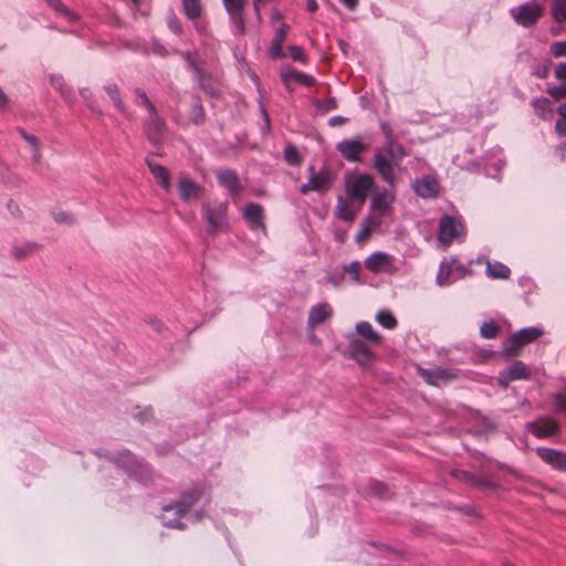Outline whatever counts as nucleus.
Listing matches in <instances>:
<instances>
[{
	"mask_svg": "<svg viewBox=\"0 0 566 566\" xmlns=\"http://www.w3.org/2000/svg\"><path fill=\"white\" fill-rule=\"evenodd\" d=\"M407 155L403 146L394 142V148L390 151L387 145H384L382 151H376L374 155V168L384 181L394 186L396 176L394 172V163H398Z\"/></svg>",
	"mask_w": 566,
	"mask_h": 566,
	"instance_id": "f257e3e1",
	"label": "nucleus"
},
{
	"mask_svg": "<svg viewBox=\"0 0 566 566\" xmlns=\"http://www.w3.org/2000/svg\"><path fill=\"white\" fill-rule=\"evenodd\" d=\"M201 494L199 488H192L186 491L175 505L165 506L164 511L166 513L175 510L176 517L170 518L166 514H163V524L170 528H185V524L180 522V518L199 501Z\"/></svg>",
	"mask_w": 566,
	"mask_h": 566,
	"instance_id": "f03ea898",
	"label": "nucleus"
},
{
	"mask_svg": "<svg viewBox=\"0 0 566 566\" xmlns=\"http://www.w3.org/2000/svg\"><path fill=\"white\" fill-rule=\"evenodd\" d=\"M227 213L228 202H220L214 206H202V217L207 222V233L209 235L214 237L220 232H227L229 230Z\"/></svg>",
	"mask_w": 566,
	"mask_h": 566,
	"instance_id": "7ed1b4c3",
	"label": "nucleus"
},
{
	"mask_svg": "<svg viewBox=\"0 0 566 566\" xmlns=\"http://www.w3.org/2000/svg\"><path fill=\"white\" fill-rule=\"evenodd\" d=\"M345 187L348 199L356 200L361 206L374 188V179L369 175H354L347 178Z\"/></svg>",
	"mask_w": 566,
	"mask_h": 566,
	"instance_id": "20e7f679",
	"label": "nucleus"
},
{
	"mask_svg": "<svg viewBox=\"0 0 566 566\" xmlns=\"http://www.w3.org/2000/svg\"><path fill=\"white\" fill-rule=\"evenodd\" d=\"M464 227L457 217L443 214L439 221L438 240L443 245H450L453 240L462 239Z\"/></svg>",
	"mask_w": 566,
	"mask_h": 566,
	"instance_id": "39448f33",
	"label": "nucleus"
},
{
	"mask_svg": "<svg viewBox=\"0 0 566 566\" xmlns=\"http://www.w3.org/2000/svg\"><path fill=\"white\" fill-rule=\"evenodd\" d=\"M310 178L306 184L301 186L300 191L303 195L308 193L310 191H316L324 193L329 190L332 187L334 176L333 172L328 168H321L318 171H315L314 166L308 167Z\"/></svg>",
	"mask_w": 566,
	"mask_h": 566,
	"instance_id": "423d86ee",
	"label": "nucleus"
},
{
	"mask_svg": "<svg viewBox=\"0 0 566 566\" xmlns=\"http://www.w3.org/2000/svg\"><path fill=\"white\" fill-rule=\"evenodd\" d=\"M543 334V331L537 327H525L513 334L503 348L505 357H513L517 354L518 349L537 339Z\"/></svg>",
	"mask_w": 566,
	"mask_h": 566,
	"instance_id": "0eeeda50",
	"label": "nucleus"
},
{
	"mask_svg": "<svg viewBox=\"0 0 566 566\" xmlns=\"http://www.w3.org/2000/svg\"><path fill=\"white\" fill-rule=\"evenodd\" d=\"M118 468L124 469L130 476L139 481H144L147 475V469L139 463L136 458L127 450L118 454H111L107 457Z\"/></svg>",
	"mask_w": 566,
	"mask_h": 566,
	"instance_id": "6e6552de",
	"label": "nucleus"
},
{
	"mask_svg": "<svg viewBox=\"0 0 566 566\" xmlns=\"http://www.w3.org/2000/svg\"><path fill=\"white\" fill-rule=\"evenodd\" d=\"M144 129L148 140L153 145L158 146L165 142L167 128L157 111L155 114H149V118L144 124Z\"/></svg>",
	"mask_w": 566,
	"mask_h": 566,
	"instance_id": "1a4fd4ad",
	"label": "nucleus"
},
{
	"mask_svg": "<svg viewBox=\"0 0 566 566\" xmlns=\"http://www.w3.org/2000/svg\"><path fill=\"white\" fill-rule=\"evenodd\" d=\"M530 376L531 371L523 361L516 360L505 370L499 373L497 382L501 387L506 388L510 382L528 379Z\"/></svg>",
	"mask_w": 566,
	"mask_h": 566,
	"instance_id": "9d476101",
	"label": "nucleus"
},
{
	"mask_svg": "<svg viewBox=\"0 0 566 566\" xmlns=\"http://www.w3.org/2000/svg\"><path fill=\"white\" fill-rule=\"evenodd\" d=\"M223 7L229 15L231 23L235 28L238 34H243L244 25V8L245 0H222Z\"/></svg>",
	"mask_w": 566,
	"mask_h": 566,
	"instance_id": "9b49d317",
	"label": "nucleus"
},
{
	"mask_svg": "<svg viewBox=\"0 0 566 566\" xmlns=\"http://www.w3.org/2000/svg\"><path fill=\"white\" fill-rule=\"evenodd\" d=\"M542 9L536 3H526L511 10L514 20L524 27L533 25L539 18Z\"/></svg>",
	"mask_w": 566,
	"mask_h": 566,
	"instance_id": "f8f14e48",
	"label": "nucleus"
},
{
	"mask_svg": "<svg viewBox=\"0 0 566 566\" xmlns=\"http://www.w3.org/2000/svg\"><path fill=\"white\" fill-rule=\"evenodd\" d=\"M347 353L350 358L355 359L361 366L368 365L374 358V353L368 345L358 338L350 339Z\"/></svg>",
	"mask_w": 566,
	"mask_h": 566,
	"instance_id": "ddd939ff",
	"label": "nucleus"
},
{
	"mask_svg": "<svg viewBox=\"0 0 566 566\" xmlns=\"http://www.w3.org/2000/svg\"><path fill=\"white\" fill-rule=\"evenodd\" d=\"M367 146L360 139H344L337 144L336 149L348 161L357 163L359 155L366 150Z\"/></svg>",
	"mask_w": 566,
	"mask_h": 566,
	"instance_id": "4468645a",
	"label": "nucleus"
},
{
	"mask_svg": "<svg viewBox=\"0 0 566 566\" xmlns=\"http://www.w3.org/2000/svg\"><path fill=\"white\" fill-rule=\"evenodd\" d=\"M365 266L374 273H389L394 271L392 258L385 252H375L370 254L365 261Z\"/></svg>",
	"mask_w": 566,
	"mask_h": 566,
	"instance_id": "2eb2a0df",
	"label": "nucleus"
},
{
	"mask_svg": "<svg viewBox=\"0 0 566 566\" xmlns=\"http://www.w3.org/2000/svg\"><path fill=\"white\" fill-rule=\"evenodd\" d=\"M395 201V195L387 189H376L371 197V207L381 216L389 213L391 205Z\"/></svg>",
	"mask_w": 566,
	"mask_h": 566,
	"instance_id": "dca6fc26",
	"label": "nucleus"
},
{
	"mask_svg": "<svg viewBox=\"0 0 566 566\" xmlns=\"http://www.w3.org/2000/svg\"><path fill=\"white\" fill-rule=\"evenodd\" d=\"M332 315L333 307L328 303H319L310 310L307 325L313 331L315 326L323 324Z\"/></svg>",
	"mask_w": 566,
	"mask_h": 566,
	"instance_id": "f3484780",
	"label": "nucleus"
},
{
	"mask_svg": "<svg viewBox=\"0 0 566 566\" xmlns=\"http://www.w3.org/2000/svg\"><path fill=\"white\" fill-rule=\"evenodd\" d=\"M536 453L543 461L554 468L566 470V453L545 447L537 448Z\"/></svg>",
	"mask_w": 566,
	"mask_h": 566,
	"instance_id": "a211bd4d",
	"label": "nucleus"
},
{
	"mask_svg": "<svg viewBox=\"0 0 566 566\" xmlns=\"http://www.w3.org/2000/svg\"><path fill=\"white\" fill-rule=\"evenodd\" d=\"M218 182L227 188L231 195H237L241 191L242 186L237 172L232 169H220L216 174Z\"/></svg>",
	"mask_w": 566,
	"mask_h": 566,
	"instance_id": "6ab92c4d",
	"label": "nucleus"
},
{
	"mask_svg": "<svg viewBox=\"0 0 566 566\" xmlns=\"http://www.w3.org/2000/svg\"><path fill=\"white\" fill-rule=\"evenodd\" d=\"M530 431L537 438H548L557 433L558 423L549 418L539 419L537 422L530 423Z\"/></svg>",
	"mask_w": 566,
	"mask_h": 566,
	"instance_id": "aec40b11",
	"label": "nucleus"
},
{
	"mask_svg": "<svg viewBox=\"0 0 566 566\" xmlns=\"http://www.w3.org/2000/svg\"><path fill=\"white\" fill-rule=\"evenodd\" d=\"M281 77L289 90H291V85L293 83H297L304 86H312L315 83V80L311 75L293 69L283 70L281 72Z\"/></svg>",
	"mask_w": 566,
	"mask_h": 566,
	"instance_id": "412c9836",
	"label": "nucleus"
},
{
	"mask_svg": "<svg viewBox=\"0 0 566 566\" xmlns=\"http://www.w3.org/2000/svg\"><path fill=\"white\" fill-rule=\"evenodd\" d=\"M243 217L252 229H264L263 208L259 203L250 202L243 210Z\"/></svg>",
	"mask_w": 566,
	"mask_h": 566,
	"instance_id": "4be33fe9",
	"label": "nucleus"
},
{
	"mask_svg": "<svg viewBox=\"0 0 566 566\" xmlns=\"http://www.w3.org/2000/svg\"><path fill=\"white\" fill-rule=\"evenodd\" d=\"M421 376L428 382L432 386H441L443 384H447L449 380L454 378V375L450 373L447 369H423L421 370Z\"/></svg>",
	"mask_w": 566,
	"mask_h": 566,
	"instance_id": "5701e85b",
	"label": "nucleus"
},
{
	"mask_svg": "<svg viewBox=\"0 0 566 566\" xmlns=\"http://www.w3.org/2000/svg\"><path fill=\"white\" fill-rule=\"evenodd\" d=\"M451 475L463 482V483H467V484H470V485H473L475 488H479V489H492L493 488V483L485 480V479H482V478H479V476H475L474 474L468 472V471H463V470H452L451 471Z\"/></svg>",
	"mask_w": 566,
	"mask_h": 566,
	"instance_id": "b1692460",
	"label": "nucleus"
},
{
	"mask_svg": "<svg viewBox=\"0 0 566 566\" xmlns=\"http://www.w3.org/2000/svg\"><path fill=\"white\" fill-rule=\"evenodd\" d=\"M359 208H360L359 205L357 208H353L350 206L348 199H345L344 197H338L334 213H335L336 218H338L343 221L350 222L355 219Z\"/></svg>",
	"mask_w": 566,
	"mask_h": 566,
	"instance_id": "393cba45",
	"label": "nucleus"
},
{
	"mask_svg": "<svg viewBox=\"0 0 566 566\" xmlns=\"http://www.w3.org/2000/svg\"><path fill=\"white\" fill-rule=\"evenodd\" d=\"M146 165L148 166L151 175L157 180V182L164 188L166 191L170 189V175L169 171L161 165L156 164L148 158H146Z\"/></svg>",
	"mask_w": 566,
	"mask_h": 566,
	"instance_id": "a878e982",
	"label": "nucleus"
},
{
	"mask_svg": "<svg viewBox=\"0 0 566 566\" xmlns=\"http://www.w3.org/2000/svg\"><path fill=\"white\" fill-rule=\"evenodd\" d=\"M355 328L357 334L370 345H379L382 340L381 335L368 322H358Z\"/></svg>",
	"mask_w": 566,
	"mask_h": 566,
	"instance_id": "bb28decb",
	"label": "nucleus"
},
{
	"mask_svg": "<svg viewBox=\"0 0 566 566\" xmlns=\"http://www.w3.org/2000/svg\"><path fill=\"white\" fill-rule=\"evenodd\" d=\"M178 191L181 200L189 201L200 195L201 188L195 181L182 178L178 184Z\"/></svg>",
	"mask_w": 566,
	"mask_h": 566,
	"instance_id": "cd10ccee",
	"label": "nucleus"
},
{
	"mask_svg": "<svg viewBox=\"0 0 566 566\" xmlns=\"http://www.w3.org/2000/svg\"><path fill=\"white\" fill-rule=\"evenodd\" d=\"M199 87L210 97H218L220 94L217 81L205 71L196 76Z\"/></svg>",
	"mask_w": 566,
	"mask_h": 566,
	"instance_id": "c85d7f7f",
	"label": "nucleus"
},
{
	"mask_svg": "<svg viewBox=\"0 0 566 566\" xmlns=\"http://www.w3.org/2000/svg\"><path fill=\"white\" fill-rule=\"evenodd\" d=\"M485 273L491 279L506 280L511 275V270L505 264L489 260L485 261Z\"/></svg>",
	"mask_w": 566,
	"mask_h": 566,
	"instance_id": "c756f323",
	"label": "nucleus"
},
{
	"mask_svg": "<svg viewBox=\"0 0 566 566\" xmlns=\"http://www.w3.org/2000/svg\"><path fill=\"white\" fill-rule=\"evenodd\" d=\"M415 190L422 198H431L438 193V184L433 179L424 177L416 182Z\"/></svg>",
	"mask_w": 566,
	"mask_h": 566,
	"instance_id": "7c9ffc66",
	"label": "nucleus"
},
{
	"mask_svg": "<svg viewBox=\"0 0 566 566\" xmlns=\"http://www.w3.org/2000/svg\"><path fill=\"white\" fill-rule=\"evenodd\" d=\"M453 265L454 261H443L440 264L439 271L437 273L436 282L439 286H446L450 283L454 282V274H453Z\"/></svg>",
	"mask_w": 566,
	"mask_h": 566,
	"instance_id": "2f4dec72",
	"label": "nucleus"
},
{
	"mask_svg": "<svg viewBox=\"0 0 566 566\" xmlns=\"http://www.w3.org/2000/svg\"><path fill=\"white\" fill-rule=\"evenodd\" d=\"M51 85L56 88L62 98L67 102L72 103L74 99L72 90L65 84L63 77L61 75H51L50 76Z\"/></svg>",
	"mask_w": 566,
	"mask_h": 566,
	"instance_id": "473e14b6",
	"label": "nucleus"
},
{
	"mask_svg": "<svg viewBox=\"0 0 566 566\" xmlns=\"http://www.w3.org/2000/svg\"><path fill=\"white\" fill-rule=\"evenodd\" d=\"M379 226H380L379 219H376L373 217L366 218L361 224L359 232L356 234V241L357 242L365 241L369 237V234L375 229H377Z\"/></svg>",
	"mask_w": 566,
	"mask_h": 566,
	"instance_id": "72a5a7b5",
	"label": "nucleus"
},
{
	"mask_svg": "<svg viewBox=\"0 0 566 566\" xmlns=\"http://www.w3.org/2000/svg\"><path fill=\"white\" fill-rule=\"evenodd\" d=\"M184 12L189 20H196L202 12L200 0H181Z\"/></svg>",
	"mask_w": 566,
	"mask_h": 566,
	"instance_id": "f704fd0d",
	"label": "nucleus"
},
{
	"mask_svg": "<svg viewBox=\"0 0 566 566\" xmlns=\"http://www.w3.org/2000/svg\"><path fill=\"white\" fill-rule=\"evenodd\" d=\"M104 90L107 93V95L109 96V98L112 99L114 106L120 113H125L126 112V106H125L124 102L120 98L118 86L116 84H108V85L104 86Z\"/></svg>",
	"mask_w": 566,
	"mask_h": 566,
	"instance_id": "c9c22d12",
	"label": "nucleus"
},
{
	"mask_svg": "<svg viewBox=\"0 0 566 566\" xmlns=\"http://www.w3.org/2000/svg\"><path fill=\"white\" fill-rule=\"evenodd\" d=\"M38 249V244L34 242H28L22 245L13 247L11 254L15 260H23L30 254L34 253Z\"/></svg>",
	"mask_w": 566,
	"mask_h": 566,
	"instance_id": "e433bc0d",
	"label": "nucleus"
},
{
	"mask_svg": "<svg viewBox=\"0 0 566 566\" xmlns=\"http://www.w3.org/2000/svg\"><path fill=\"white\" fill-rule=\"evenodd\" d=\"M376 321L388 329H394L397 326V319L388 310H381L376 314Z\"/></svg>",
	"mask_w": 566,
	"mask_h": 566,
	"instance_id": "4c0bfd02",
	"label": "nucleus"
},
{
	"mask_svg": "<svg viewBox=\"0 0 566 566\" xmlns=\"http://www.w3.org/2000/svg\"><path fill=\"white\" fill-rule=\"evenodd\" d=\"M369 491H370L371 495L379 497V499H384L389 495L388 486L386 484H384L381 482H377V481H374L370 483Z\"/></svg>",
	"mask_w": 566,
	"mask_h": 566,
	"instance_id": "58836bf2",
	"label": "nucleus"
},
{
	"mask_svg": "<svg viewBox=\"0 0 566 566\" xmlns=\"http://www.w3.org/2000/svg\"><path fill=\"white\" fill-rule=\"evenodd\" d=\"M499 327L494 322H484L480 327V334L483 338L491 339L496 336Z\"/></svg>",
	"mask_w": 566,
	"mask_h": 566,
	"instance_id": "ea45409f",
	"label": "nucleus"
},
{
	"mask_svg": "<svg viewBox=\"0 0 566 566\" xmlns=\"http://www.w3.org/2000/svg\"><path fill=\"white\" fill-rule=\"evenodd\" d=\"M380 130L385 136V145L391 151L394 148V142L396 140L391 126L387 122L380 123Z\"/></svg>",
	"mask_w": 566,
	"mask_h": 566,
	"instance_id": "a19ab883",
	"label": "nucleus"
},
{
	"mask_svg": "<svg viewBox=\"0 0 566 566\" xmlns=\"http://www.w3.org/2000/svg\"><path fill=\"white\" fill-rule=\"evenodd\" d=\"M553 15L558 22L566 20V0L554 1Z\"/></svg>",
	"mask_w": 566,
	"mask_h": 566,
	"instance_id": "79ce46f5",
	"label": "nucleus"
},
{
	"mask_svg": "<svg viewBox=\"0 0 566 566\" xmlns=\"http://www.w3.org/2000/svg\"><path fill=\"white\" fill-rule=\"evenodd\" d=\"M182 56L185 57L188 67L195 72L196 76L203 72V70L198 64L197 53L186 52L182 54Z\"/></svg>",
	"mask_w": 566,
	"mask_h": 566,
	"instance_id": "37998d69",
	"label": "nucleus"
},
{
	"mask_svg": "<svg viewBox=\"0 0 566 566\" xmlns=\"http://www.w3.org/2000/svg\"><path fill=\"white\" fill-rule=\"evenodd\" d=\"M29 146L32 149V160L34 164H39L41 160V150H40V140L36 136L31 135V137L27 140Z\"/></svg>",
	"mask_w": 566,
	"mask_h": 566,
	"instance_id": "c03bdc74",
	"label": "nucleus"
},
{
	"mask_svg": "<svg viewBox=\"0 0 566 566\" xmlns=\"http://www.w3.org/2000/svg\"><path fill=\"white\" fill-rule=\"evenodd\" d=\"M80 94L81 96L85 99L88 108L96 113V114H102V111L99 109V107L96 105L95 101L93 99V95H92V92L88 90V88H82L80 91Z\"/></svg>",
	"mask_w": 566,
	"mask_h": 566,
	"instance_id": "a18cd8bd",
	"label": "nucleus"
},
{
	"mask_svg": "<svg viewBox=\"0 0 566 566\" xmlns=\"http://www.w3.org/2000/svg\"><path fill=\"white\" fill-rule=\"evenodd\" d=\"M53 219L59 224H73L74 216L66 211H57L53 213Z\"/></svg>",
	"mask_w": 566,
	"mask_h": 566,
	"instance_id": "49530a36",
	"label": "nucleus"
},
{
	"mask_svg": "<svg viewBox=\"0 0 566 566\" xmlns=\"http://www.w3.org/2000/svg\"><path fill=\"white\" fill-rule=\"evenodd\" d=\"M192 123L196 125H201L205 122V111L200 103H195L192 105Z\"/></svg>",
	"mask_w": 566,
	"mask_h": 566,
	"instance_id": "de8ad7c7",
	"label": "nucleus"
},
{
	"mask_svg": "<svg viewBox=\"0 0 566 566\" xmlns=\"http://www.w3.org/2000/svg\"><path fill=\"white\" fill-rule=\"evenodd\" d=\"M287 50H289L290 55H291L293 61H297V62H302V63L306 62V60H307L306 55L304 53V50L301 46L290 45L287 48Z\"/></svg>",
	"mask_w": 566,
	"mask_h": 566,
	"instance_id": "09e8293b",
	"label": "nucleus"
},
{
	"mask_svg": "<svg viewBox=\"0 0 566 566\" xmlns=\"http://www.w3.org/2000/svg\"><path fill=\"white\" fill-rule=\"evenodd\" d=\"M316 107L323 112H329L337 108V101L334 97L316 101Z\"/></svg>",
	"mask_w": 566,
	"mask_h": 566,
	"instance_id": "8fccbe9b",
	"label": "nucleus"
},
{
	"mask_svg": "<svg viewBox=\"0 0 566 566\" xmlns=\"http://www.w3.org/2000/svg\"><path fill=\"white\" fill-rule=\"evenodd\" d=\"M284 158L290 165H296L300 163V156L295 147L287 146L284 149Z\"/></svg>",
	"mask_w": 566,
	"mask_h": 566,
	"instance_id": "3c124183",
	"label": "nucleus"
},
{
	"mask_svg": "<svg viewBox=\"0 0 566 566\" xmlns=\"http://www.w3.org/2000/svg\"><path fill=\"white\" fill-rule=\"evenodd\" d=\"M135 93L140 98V103L143 104V106L146 107L148 113L149 114H155L156 108H155L154 104L149 101V98L146 95V93L144 91H142L140 88H136Z\"/></svg>",
	"mask_w": 566,
	"mask_h": 566,
	"instance_id": "603ef678",
	"label": "nucleus"
},
{
	"mask_svg": "<svg viewBox=\"0 0 566 566\" xmlns=\"http://www.w3.org/2000/svg\"><path fill=\"white\" fill-rule=\"evenodd\" d=\"M45 1L54 10H56L59 12H62L65 15H67L70 20H74L76 18V15L71 13L60 0H45Z\"/></svg>",
	"mask_w": 566,
	"mask_h": 566,
	"instance_id": "864d4df0",
	"label": "nucleus"
},
{
	"mask_svg": "<svg viewBox=\"0 0 566 566\" xmlns=\"http://www.w3.org/2000/svg\"><path fill=\"white\" fill-rule=\"evenodd\" d=\"M532 105L534 106V108L536 109V112H537L542 117H545V112H546V111H549V112H551V108H549V102H548V99H546V98L534 99V101L532 102Z\"/></svg>",
	"mask_w": 566,
	"mask_h": 566,
	"instance_id": "5fc2aeb1",
	"label": "nucleus"
},
{
	"mask_svg": "<svg viewBox=\"0 0 566 566\" xmlns=\"http://www.w3.org/2000/svg\"><path fill=\"white\" fill-rule=\"evenodd\" d=\"M551 53L555 57L566 56V41L554 42L551 45Z\"/></svg>",
	"mask_w": 566,
	"mask_h": 566,
	"instance_id": "6e6d98bb",
	"label": "nucleus"
},
{
	"mask_svg": "<svg viewBox=\"0 0 566 566\" xmlns=\"http://www.w3.org/2000/svg\"><path fill=\"white\" fill-rule=\"evenodd\" d=\"M555 410L557 412L564 413L566 416V395L564 394H555Z\"/></svg>",
	"mask_w": 566,
	"mask_h": 566,
	"instance_id": "4d7b16f0",
	"label": "nucleus"
},
{
	"mask_svg": "<svg viewBox=\"0 0 566 566\" xmlns=\"http://www.w3.org/2000/svg\"><path fill=\"white\" fill-rule=\"evenodd\" d=\"M547 92L554 98L566 97V83H562L558 86L548 87Z\"/></svg>",
	"mask_w": 566,
	"mask_h": 566,
	"instance_id": "13d9d810",
	"label": "nucleus"
},
{
	"mask_svg": "<svg viewBox=\"0 0 566 566\" xmlns=\"http://www.w3.org/2000/svg\"><path fill=\"white\" fill-rule=\"evenodd\" d=\"M344 271L350 275L354 281H359V263L352 262L344 266Z\"/></svg>",
	"mask_w": 566,
	"mask_h": 566,
	"instance_id": "bf43d9fd",
	"label": "nucleus"
},
{
	"mask_svg": "<svg viewBox=\"0 0 566 566\" xmlns=\"http://www.w3.org/2000/svg\"><path fill=\"white\" fill-rule=\"evenodd\" d=\"M450 261H454L453 265V276L455 280L465 276L470 271L462 264L458 263L455 259H451Z\"/></svg>",
	"mask_w": 566,
	"mask_h": 566,
	"instance_id": "052dcab7",
	"label": "nucleus"
},
{
	"mask_svg": "<svg viewBox=\"0 0 566 566\" xmlns=\"http://www.w3.org/2000/svg\"><path fill=\"white\" fill-rule=\"evenodd\" d=\"M289 30V24L282 23L280 28L276 30L273 41L283 43L285 41Z\"/></svg>",
	"mask_w": 566,
	"mask_h": 566,
	"instance_id": "680f3d73",
	"label": "nucleus"
},
{
	"mask_svg": "<svg viewBox=\"0 0 566 566\" xmlns=\"http://www.w3.org/2000/svg\"><path fill=\"white\" fill-rule=\"evenodd\" d=\"M282 46H283V43L273 41L272 45L270 48V55H271V57H273V59L283 57L284 54H283Z\"/></svg>",
	"mask_w": 566,
	"mask_h": 566,
	"instance_id": "e2e57ef3",
	"label": "nucleus"
},
{
	"mask_svg": "<svg viewBox=\"0 0 566 566\" xmlns=\"http://www.w3.org/2000/svg\"><path fill=\"white\" fill-rule=\"evenodd\" d=\"M548 65L547 64H537L533 67V74L538 78H545L548 75Z\"/></svg>",
	"mask_w": 566,
	"mask_h": 566,
	"instance_id": "0e129e2a",
	"label": "nucleus"
},
{
	"mask_svg": "<svg viewBox=\"0 0 566 566\" xmlns=\"http://www.w3.org/2000/svg\"><path fill=\"white\" fill-rule=\"evenodd\" d=\"M555 76L563 83H566V63H559L556 65Z\"/></svg>",
	"mask_w": 566,
	"mask_h": 566,
	"instance_id": "69168bd1",
	"label": "nucleus"
},
{
	"mask_svg": "<svg viewBox=\"0 0 566 566\" xmlns=\"http://www.w3.org/2000/svg\"><path fill=\"white\" fill-rule=\"evenodd\" d=\"M134 417L139 419L140 422H145L146 420H148L151 417V409L145 408L144 410L135 413Z\"/></svg>",
	"mask_w": 566,
	"mask_h": 566,
	"instance_id": "338daca9",
	"label": "nucleus"
},
{
	"mask_svg": "<svg viewBox=\"0 0 566 566\" xmlns=\"http://www.w3.org/2000/svg\"><path fill=\"white\" fill-rule=\"evenodd\" d=\"M556 130L562 134V135H565L566 136V118L564 117H560L557 122H556Z\"/></svg>",
	"mask_w": 566,
	"mask_h": 566,
	"instance_id": "774afa93",
	"label": "nucleus"
}]
</instances>
